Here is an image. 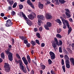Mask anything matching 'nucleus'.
Masks as SVG:
<instances>
[{
    "label": "nucleus",
    "mask_w": 74,
    "mask_h": 74,
    "mask_svg": "<svg viewBox=\"0 0 74 74\" xmlns=\"http://www.w3.org/2000/svg\"><path fill=\"white\" fill-rule=\"evenodd\" d=\"M27 58L29 63H30L31 62V59L30 58V56L29 55L27 56Z\"/></svg>",
    "instance_id": "f3484780"
},
{
    "label": "nucleus",
    "mask_w": 74,
    "mask_h": 74,
    "mask_svg": "<svg viewBox=\"0 0 74 74\" xmlns=\"http://www.w3.org/2000/svg\"><path fill=\"white\" fill-rule=\"evenodd\" d=\"M6 23L5 24L6 26L7 27H10L12 25L13 23L12 22V20L11 19H8L6 21Z\"/></svg>",
    "instance_id": "423d86ee"
},
{
    "label": "nucleus",
    "mask_w": 74,
    "mask_h": 74,
    "mask_svg": "<svg viewBox=\"0 0 74 74\" xmlns=\"http://www.w3.org/2000/svg\"><path fill=\"white\" fill-rule=\"evenodd\" d=\"M44 27L46 30H49V27H48V26H47L46 25H45L44 26Z\"/></svg>",
    "instance_id": "cd10ccee"
},
{
    "label": "nucleus",
    "mask_w": 74,
    "mask_h": 74,
    "mask_svg": "<svg viewBox=\"0 0 74 74\" xmlns=\"http://www.w3.org/2000/svg\"><path fill=\"white\" fill-rule=\"evenodd\" d=\"M62 16L63 18H65L66 17V14H62Z\"/></svg>",
    "instance_id": "052dcab7"
},
{
    "label": "nucleus",
    "mask_w": 74,
    "mask_h": 74,
    "mask_svg": "<svg viewBox=\"0 0 74 74\" xmlns=\"http://www.w3.org/2000/svg\"><path fill=\"white\" fill-rule=\"evenodd\" d=\"M3 62V59H1V58H0V63H1Z\"/></svg>",
    "instance_id": "338daca9"
},
{
    "label": "nucleus",
    "mask_w": 74,
    "mask_h": 74,
    "mask_svg": "<svg viewBox=\"0 0 74 74\" xmlns=\"http://www.w3.org/2000/svg\"><path fill=\"white\" fill-rule=\"evenodd\" d=\"M71 47L73 48H74V43H72L71 45Z\"/></svg>",
    "instance_id": "774afa93"
},
{
    "label": "nucleus",
    "mask_w": 74,
    "mask_h": 74,
    "mask_svg": "<svg viewBox=\"0 0 74 74\" xmlns=\"http://www.w3.org/2000/svg\"><path fill=\"white\" fill-rule=\"evenodd\" d=\"M19 66L20 68V69H21V70L23 69H24V66L23 65V64H19Z\"/></svg>",
    "instance_id": "a878e982"
},
{
    "label": "nucleus",
    "mask_w": 74,
    "mask_h": 74,
    "mask_svg": "<svg viewBox=\"0 0 74 74\" xmlns=\"http://www.w3.org/2000/svg\"><path fill=\"white\" fill-rule=\"evenodd\" d=\"M59 52L60 53H62V49L60 47H59Z\"/></svg>",
    "instance_id": "a19ab883"
},
{
    "label": "nucleus",
    "mask_w": 74,
    "mask_h": 74,
    "mask_svg": "<svg viewBox=\"0 0 74 74\" xmlns=\"http://www.w3.org/2000/svg\"><path fill=\"white\" fill-rule=\"evenodd\" d=\"M47 3H46V5H48V4H51V2L50 1L48 0L47 1Z\"/></svg>",
    "instance_id": "37998d69"
},
{
    "label": "nucleus",
    "mask_w": 74,
    "mask_h": 74,
    "mask_svg": "<svg viewBox=\"0 0 74 74\" xmlns=\"http://www.w3.org/2000/svg\"><path fill=\"white\" fill-rule=\"evenodd\" d=\"M65 14L67 16V18H70L71 17V14H69L70 13V12L69 11V10L68 9H65Z\"/></svg>",
    "instance_id": "6e6552de"
},
{
    "label": "nucleus",
    "mask_w": 74,
    "mask_h": 74,
    "mask_svg": "<svg viewBox=\"0 0 74 74\" xmlns=\"http://www.w3.org/2000/svg\"><path fill=\"white\" fill-rule=\"evenodd\" d=\"M54 40L55 42H56V44H57L58 43V39H57V38H54Z\"/></svg>",
    "instance_id": "4c0bfd02"
},
{
    "label": "nucleus",
    "mask_w": 74,
    "mask_h": 74,
    "mask_svg": "<svg viewBox=\"0 0 74 74\" xmlns=\"http://www.w3.org/2000/svg\"><path fill=\"white\" fill-rule=\"evenodd\" d=\"M69 29V30H68V35H69V34H70V33H71V31H72V28H71V27H70Z\"/></svg>",
    "instance_id": "5701e85b"
},
{
    "label": "nucleus",
    "mask_w": 74,
    "mask_h": 74,
    "mask_svg": "<svg viewBox=\"0 0 74 74\" xmlns=\"http://www.w3.org/2000/svg\"><path fill=\"white\" fill-rule=\"evenodd\" d=\"M30 43L32 44V47H34V45H36V42L34 41L31 40L30 42Z\"/></svg>",
    "instance_id": "2eb2a0df"
},
{
    "label": "nucleus",
    "mask_w": 74,
    "mask_h": 74,
    "mask_svg": "<svg viewBox=\"0 0 74 74\" xmlns=\"http://www.w3.org/2000/svg\"><path fill=\"white\" fill-rule=\"evenodd\" d=\"M42 21H41V20H38V23H42Z\"/></svg>",
    "instance_id": "6e6d98bb"
},
{
    "label": "nucleus",
    "mask_w": 74,
    "mask_h": 74,
    "mask_svg": "<svg viewBox=\"0 0 74 74\" xmlns=\"http://www.w3.org/2000/svg\"><path fill=\"white\" fill-rule=\"evenodd\" d=\"M5 53L7 55H9L8 56V58L10 61L12 60V53L11 52H10L8 50H5Z\"/></svg>",
    "instance_id": "39448f33"
},
{
    "label": "nucleus",
    "mask_w": 74,
    "mask_h": 74,
    "mask_svg": "<svg viewBox=\"0 0 74 74\" xmlns=\"http://www.w3.org/2000/svg\"><path fill=\"white\" fill-rule=\"evenodd\" d=\"M69 21L70 22H71V23H73V19L71 18H70L69 19Z\"/></svg>",
    "instance_id": "a18cd8bd"
},
{
    "label": "nucleus",
    "mask_w": 74,
    "mask_h": 74,
    "mask_svg": "<svg viewBox=\"0 0 74 74\" xmlns=\"http://www.w3.org/2000/svg\"><path fill=\"white\" fill-rule=\"evenodd\" d=\"M62 31V29L60 28H58L57 29V32L58 33H60Z\"/></svg>",
    "instance_id": "c756f323"
},
{
    "label": "nucleus",
    "mask_w": 74,
    "mask_h": 74,
    "mask_svg": "<svg viewBox=\"0 0 74 74\" xmlns=\"http://www.w3.org/2000/svg\"><path fill=\"white\" fill-rule=\"evenodd\" d=\"M28 17L29 19L31 20H33L35 18V16H33V15L32 14H29L28 16Z\"/></svg>",
    "instance_id": "f8f14e48"
},
{
    "label": "nucleus",
    "mask_w": 74,
    "mask_h": 74,
    "mask_svg": "<svg viewBox=\"0 0 74 74\" xmlns=\"http://www.w3.org/2000/svg\"><path fill=\"white\" fill-rule=\"evenodd\" d=\"M51 23L50 22H47L46 25L48 26L49 27H51Z\"/></svg>",
    "instance_id": "393cba45"
},
{
    "label": "nucleus",
    "mask_w": 74,
    "mask_h": 74,
    "mask_svg": "<svg viewBox=\"0 0 74 74\" xmlns=\"http://www.w3.org/2000/svg\"><path fill=\"white\" fill-rule=\"evenodd\" d=\"M31 74H34V71L33 70H32L31 71Z\"/></svg>",
    "instance_id": "13d9d810"
},
{
    "label": "nucleus",
    "mask_w": 74,
    "mask_h": 74,
    "mask_svg": "<svg viewBox=\"0 0 74 74\" xmlns=\"http://www.w3.org/2000/svg\"><path fill=\"white\" fill-rule=\"evenodd\" d=\"M23 42L24 44H27V43H28V41H27V40H24Z\"/></svg>",
    "instance_id": "8fccbe9b"
},
{
    "label": "nucleus",
    "mask_w": 74,
    "mask_h": 74,
    "mask_svg": "<svg viewBox=\"0 0 74 74\" xmlns=\"http://www.w3.org/2000/svg\"><path fill=\"white\" fill-rule=\"evenodd\" d=\"M8 9L9 10H11L12 9V8L11 6H9L8 7Z\"/></svg>",
    "instance_id": "69168bd1"
},
{
    "label": "nucleus",
    "mask_w": 74,
    "mask_h": 74,
    "mask_svg": "<svg viewBox=\"0 0 74 74\" xmlns=\"http://www.w3.org/2000/svg\"><path fill=\"white\" fill-rule=\"evenodd\" d=\"M48 63H49V64H52V61L51 60V59H49L48 60Z\"/></svg>",
    "instance_id": "2f4dec72"
},
{
    "label": "nucleus",
    "mask_w": 74,
    "mask_h": 74,
    "mask_svg": "<svg viewBox=\"0 0 74 74\" xmlns=\"http://www.w3.org/2000/svg\"><path fill=\"white\" fill-rule=\"evenodd\" d=\"M55 21L57 23H59V24H61L62 23V21H60V20L59 19H57L55 20Z\"/></svg>",
    "instance_id": "a211bd4d"
},
{
    "label": "nucleus",
    "mask_w": 74,
    "mask_h": 74,
    "mask_svg": "<svg viewBox=\"0 0 74 74\" xmlns=\"http://www.w3.org/2000/svg\"><path fill=\"white\" fill-rule=\"evenodd\" d=\"M49 54L51 60H54L55 59L56 56L54 53L52 51H50Z\"/></svg>",
    "instance_id": "0eeeda50"
},
{
    "label": "nucleus",
    "mask_w": 74,
    "mask_h": 74,
    "mask_svg": "<svg viewBox=\"0 0 74 74\" xmlns=\"http://www.w3.org/2000/svg\"><path fill=\"white\" fill-rule=\"evenodd\" d=\"M38 6L40 9H42L44 7V5L41 4V2H39Z\"/></svg>",
    "instance_id": "ddd939ff"
},
{
    "label": "nucleus",
    "mask_w": 74,
    "mask_h": 74,
    "mask_svg": "<svg viewBox=\"0 0 74 74\" xmlns=\"http://www.w3.org/2000/svg\"><path fill=\"white\" fill-rule=\"evenodd\" d=\"M31 45L30 43H28L26 44V46L27 47H28V48H30V47Z\"/></svg>",
    "instance_id": "de8ad7c7"
},
{
    "label": "nucleus",
    "mask_w": 74,
    "mask_h": 74,
    "mask_svg": "<svg viewBox=\"0 0 74 74\" xmlns=\"http://www.w3.org/2000/svg\"><path fill=\"white\" fill-rule=\"evenodd\" d=\"M60 3V4H64L66 2V1L64 0H59Z\"/></svg>",
    "instance_id": "aec40b11"
},
{
    "label": "nucleus",
    "mask_w": 74,
    "mask_h": 74,
    "mask_svg": "<svg viewBox=\"0 0 74 74\" xmlns=\"http://www.w3.org/2000/svg\"><path fill=\"white\" fill-rule=\"evenodd\" d=\"M39 30L40 32H41L42 30V27H40L39 28Z\"/></svg>",
    "instance_id": "5fc2aeb1"
},
{
    "label": "nucleus",
    "mask_w": 74,
    "mask_h": 74,
    "mask_svg": "<svg viewBox=\"0 0 74 74\" xmlns=\"http://www.w3.org/2000/svg\"><path fill=\"white\" fill-rule=\"evenodd\" d=\"M32 14H33L32 15L34 16H35V18H36V13L34 12H32Z\"/></svg>",
    "instance_id": "09e8293b"
},
{
    "label": "nucleus",
    "mask_w": 74,
    "mask_h": 74,
    "mask_svg": "<svg viewBox=\"0 0 74 74\" xmlns=\"http://www.w3.org/2000/svg\"><path fill=\"white\" fill-rule=\"evenodd\" d=\"M51 74H56V73H55V71H53V70H51Z\"/></svg>",
    "instance_id": "58836bf2"
},
{
    "label": "nucleus",
    "mask_w": 74,
    "mask_h": 74,
    "mask_svg": "<svg viewBox=\"0 0 74 74\" xmlns=\"http://www.w3.org/2000/svg\"><path fill=\"white\" fill-rule=\"evenodd\" d=\"M22 60H23L24 63L25 64V65H27L29 62H28V61H27V60H26V58L25 57H23L22 58Z\"/></svg>",
    "instance_id": "1a4fd4ad"
},
{
    "label": "nucleus",
    "mask_w": 74,
    "mask_h": 74,
    "mask_svg": "<svg viewBox=\"0 0 74 74\" xmlns=\"http://www.w3.org/2000/svg\"><path fill=\"white\" fill-rule=\"evenodd\" d=\"M60 19H61L62 23L64 25L63 27V29H66V23L68 27V29H69V28H70V24H69V23L68 21L67 20H65V19H64V18L62 17V16H61L60 17Z\"/></svg>",
    "instance_id": "f03ea898"
},
{
    "label": "nucleus",
    "mask_w": 74,
    "mask_h": 74,
    "mask_svg": "<svg viewBox=\"0 0 74 74\" xmlns=\"http://www.w3.org/2000/svg\"><path fill=\"white\" fill-rule=\"evenodd\" d=\"M8 2L10 5H12L14 3V1H8Z\"/></svg>",
    "instance_id": "c85d7f7f"
},
{
    "label": "nucleus",
    "mask_w": 74,
    "mask_h": 74,
    "mask_svg": "<svg viewBox=\"0 0 74 74\" xmlns=\"http://www.w3.org/2000/svg\"><path fill=\"white\" fill-rule=\"evenodd\" d=\"M61 63L62 64V66H63V65L64 64V60L63 59H62Z\"/></svg>",
    "instance_id": "49530a36"
},
{
    "label": "nucleus",
    "mask_w": 74,
    "mask_h": 74,
    "mask_svg": "<svg viewBox=\"0 0 74 74\" xmlns=\"http://www.w3.org/2000/svg\"><path fill=\"white\" fill-rule=\"evenodd\" d=\"M56 1V5H59L60 4V3L59 2V1L58 0H55V2Z\"/></svg>",
    "instance_id": "473e14b6"
},
{
    "label": "nucleus",
    "mask_w": 74,
    "mask_h": 74,
    "mask_svg": "<svg viewBox=\"0 0 74 74\" xmlns=\"http://www.w3.org/2000/svg\"><path fill=\"white\" fill-rule=\"evenodd\" d=\"M45 68H46V66L44 65H42L41 66H40V69L44 70L45 69Z\"/></svg>",
    "instance_id": "6ab92c4d"
},
{
    "label": "nucleus",
    "mask_w": 74,
    "mask_h": 74,
    "mask_svg": "<svg viewBox=\"0 0 74 74\" xmlns=\"http://www.w3.org/2000/svg\"><path fill=\"white\" fill-rule=\"evenodd\" d=\"M19 64H23L22 63V61L21 60H19Z\"/></svg>",
    "instance_id": "3c124183"
},
{
    "label": "nucleus",
    "mask_w": 74,
    "mask_h": 74,
    "mask_svg": "<svg viewBox=\"0 0 74 74\" xmlns=\"http://www.w3.org/2000/svg\"><path fill=\"white\" fill-rule=\"evenodd\" d=\"M19 38L20 39H21L22 40H25L26 37L25 36H19Z\"/></svg>",
    "instance_id": "f704fd0d"
},
{
    "label": "nucleus",
    "mask_w": 74,
    "mask_h": 74,
    "mask_svg": "<svg viewBox=\"0 0 74 74\" xmlns=\"http://www.w3.org/2000/svg\"><path fill=\"white\" fill-rule=\"evenodd\" d=\"M27 3L28 4H29V5H30L32 3L31 2V1L30 0H27Z\"/></svg>",
    "instance_id": "72a5a7b5"
},
{
    "label": "nucleus",
    "mask_w": 74,
    "mask_h": 74,
    "mask_svg": "<svg viewBox=\"0 0 74 74\" xmlns=\"http://www.w3.org/2000/svg\"><path fill=\"white\" fill-rule=\"evenodd\" d=\"M1 57L2 59H4L5 57V56L4 55V52H2L1 53Z\"/></svg>",
    "instance_id": "b1692460"
},
{
    "label": "nucleus",
    "mask_w": 74,
    "mask_h": 74,
    "mask_svg": "<svg viewBox=\"0 0 74 74\" xmlns=\"http://www.w3.org/2000/svg\"><path fill=\"white\" fill-rule=\"evenodd\" d=\"M62 40H59V41L58 42V43H57L56 45L58 46H59V45H62Z\"/></svg>",
    "instance_id": "dca6fc26"
},
{
    "label": "nucleus",
    "mask_w": 74,
    "mask_h": 74,
    "mask_svg": "<svg viewBox=\"0 0 74 74\" xmlns=\"http://www.w3.org/2000/svg\"><path fill=\"white\" fill-rule=\"evenodd\" d=\"M43 73V71L42 70H40V74H42V73Z\"/></svg>",
    "instance_id": "bf43d9fd"
},
{
    "label": "nucleus",
    "mask_w": 74,
    "mask_h": 74,
    "mask_svg": "<svg viewBox=\"0 0 74 74\" xmlns=\"http://www.w3.org/2000/svg\"><path fill=\"white\" fill-rule=\"evenodd\" d=\"M21 14H21H20L19 15L20 16L21 18H22V17H23L25 21H27L26 22L27 24H28L29 26H32L33 24V23L32 22L30 21V20H29L28 18H27L26 17V15H25L23 12H21Z\"/></svg>",
    "instance_id": "f257e3e1"
},
{
    "label": "nucleus",
    "mask_w": 74,
    "mask_h": 74,
    "mask_svg": "<svg viewBox=\"0 0 74 74\" xmlns=\"http://www.w3.org/2000/svg\"><path fill=\"white\" fill-rule=\"evenodd\" d=\"M62 69H63L64 73H65L66 71V68H65V66L64 65L62 66Z\"/></svg>",
    "instance_id": "c9c22d12"
},
{
    "label": "nucleus",
    "mask_w": 74,
    "mask_h": 74,
    "mask_svg": "<svg viewBox=\"0 0 74 74\" xmlns=\"http://www.w3.org/2000/svg\"><path fill=\"white\" fill-rule=\"evenodd\" d=\"M19 7L20 10H22L23 8V5L22 4L19 5Z\"/></svg>",
    "instance_id": "7c9ffc66"
},
{
    "label": "nucleus",
    "mask_w": 74,
    "mask_h": 74,
    "mask_svg": "<svg viewBox=\"0 0 74 74\" xmlns=\"http://www.w3.org/2000/svg\"><path fill=\"white\" fill-rule=\"evenodd\" d=\"M64 59H65V64L66 67L67 69L70 68V58L67 55H65L64 56Z\"/></svg>",
    "instance_id": "7ed1b4c3"
},
{
    "label": "nucleus",
    "mask_w": 74,
    "mask_h": 74,
    "mask_svg": "<svg viewBox=\"0 0 74 74\" xmlns=\"http://www.w3.org/2000/svg\"><path fill=\"white\" fill-rule=\"evenodd\" d=\"M36 36L38 37L39 38H41V35L40 33L38 32H37L36 34Z\"/></svg>",
    "instance_id": "412c9836"
},
{
    "label": "nucleus",
    "mask_w": 74,
    "mask_h": 74,
    "mask_svg": "<svg viewBox=\"0 0 74 74\" xmlns=\"http://www.w3.org/2000/svg\"><path fill=\"white\" fill-rule=\"evenodd\" d=\"M29 5H30V7H31L33 9H34L35 8H34V5L32 3Z\"/></svg>",
    "instance_id": "e433bc0d"
},
{
    "label": "nucleus",
    "mask_w": 74,
    "mask_h": 74,
    "mask_svg": "<svg viewBox=\"0 0 74 74\" xmlns=\"http://www.w3.org/2000/svg\"><path fill=\"white\" fill-rule=\"evenodd\" d=\"M21 70L23 71V72L24 73H27V71L26 70V68H24L22 69Z\"/></svg>",
    "instance_id": "bb28decb"
},
{
    "label": "nucleus",
    "mask_w": 74,
    "mask_h": 74,
    "mask_svg": "<svg viewBox=\"0 0 74 74\" xmlns=\"http://www.w3.org/2000/svg\"><path fill=\"white\" fill-rule=\"evenodd\" d=\"M60 58H63L64 57V56H63V55H60Z\"/></svg>",
    "instance_id": "0e129e2a"
},
{
    "label": "nucleus",
    "mask_w": 74,
    "mask_h": 74,
    "mask_svg": "<svg viewBox=\"0 0 74 74\" xmlns=\"http://www.w3.org/2000/svg\"><path fill=\"white\" fill-rule=\"evenodd\" d=\"M17 4V3H14L12 7L13 8H15V7H16V6Z\"/></svg>",
    "instance_id": "79ce46f5"
},
{
    "label": "nucleus",
    "mask_w": 74,
    "mask_h": 74,
    "mask_svg": "<svg viewBox=\"0 0 74 74\" xmlns=\"http://www.w3.org/2000/svg\"><path fill=\"white\" fill-rule=\"evenodd\" d=\"M35 41L36 43L38 44V45H40V43L39 40H38L36 39Z\"/></svg>",
    "instance_id": "ea45409f"
},
{
    "label": "nucleus",
    "mask_w": 74,
    "mask_h": 74,
    "mask_svg": "<svg viewBox=\"0 0 74 74\" xmlns=\"http://www.w3.org/2000/svg\"><path fill=\"white\" fill-rule=\"evenodd\" d=\"M52 46L53 47V48L55 49L57 47V45L55 42V41H54L53 43L52 42Z\"/></svg>",
    "instance_id": "4468645a"
},
{
    "label": "nucleus",
    "mask_w": 74,
    "mask_h": 74,
    "mask_svg": "<svg viewBox=\"0 0 74 74\" xmlns=\"http://www.w3.org/2000/svg\"><path fill=\"white\" fill-rule=\"evenodd\" d=\"M34 30L35 32H37L38 30V29L37 28H35L34 29Z\"/></svg>",
    "instance_id": "864d4df0"
},
{
    "label": "nucleus",
    "mask_w": 74,
    "mask_h": 74,
    "mask_svg": "<svg viewBox=\"0 0 74 74\" xmlns=\"http://www.w3.org/2000/svg\"><path fill=\"white\" fill-rule=\"evenodd\" d=\"M45 18L47 19H52V16L51 15L48 14H47L46 15Z\"/></svg>",
    "instance_id": "9d476101"
},
{
    "label": "nucleus",
    "mask_w": 74,
    "mask_h": 74,
    "mask_svg": "<svg viewBox=\"0 0 74 74\" xmlns=\"http://www.w3.org/2000/svg\"><path fill=\"white\" fill-rule=\"evenodd\" d=\"M31 53H32V55H33V53H34V51L33 50H32L31 51Z\"/></svg>",
    "instance_id": "e2e57ef3"
},
{
    "label": "nucleus",
    "mask_w": 74,
    "mask_h": 74,
    "mask_svg": "<svg viewBox=\"0 0 74 74\" xmlns=\"http://www.w3.org/2000/svg\"><path fill=\"white\" fill-rule=\"evenodd\" d=\"M1 16H4V14L3 13H2L1 14Z\"/></svg>",
    "instance_id": "4d7b16f0"
},
{
    "label": "nucleus",
    "mask_w": 74,
    "mask_h": 74,
    "mask_svg": "<svg viewBox=\"0 0 74 74\" xmlns=\"http://www.w3.org/2000/svg\"><path fill=\"white\" fill-rule=\"evenodd\" d=\"M5 71L6 73H8L10 71V65L8 63H5L4 66Z\"/></svg>",
    "instance_id": "20e7f679"
},
{
    "label": "nucleus",
    "mask_w": 74,
    "mask_h": 74,
    "mask_svg": "<svg viewBox=\"0 0 74 74\" xmlns=\"http://www.w3.org/2000/svg\"><path fill=\"white\" fill-rule=\"evenodd\" d=\"M37 18L38 19H40L42 21H44V17L42 15H38Z\"/></svg>",
    "instance_id": "9b49d317"
},
{
    "label": "nucleus",
    "mask_w": 74,
    "mask_h": 74,
    "mask_svg": "<svg viewBox=\"0 0 74 74\" xmlns=\"http://www.w3.org/2000/svg\"><path fill=\"white\" fill-rule=\"evenodd\" d=\"M56 37H57V38H62V36L59 34H58L56 35Z\"/></svg>",
    "instance_id": "4be33fe9"
},
{
    "label": "nucleus",
    "mask_w": 74,
    "mask_h": 74,
    "mask_svg": "<svg viewBox=\"0 0 74 74\" xmlns=\"http://www.w3.org/2000/svg\"><path fill=\"white\" fill-rule=\"evenodd\" d=\"M11 14L12 15H15V12L14 11H12V12Z\"/></svg>",
    "instance_id": "c03bdc74"
},
{
    "label": "nucleus",
    "mask_w": 74,
    "mask_h": 74,
    "mask_svg": "<svg viewBox=\"0 0 74 74\" xmlns=\"http://www.w3.org/2000/svg\"><path fill=\"white\" fill-rule=\"evenodd\" d=\"M41 47H45V44L44 43H41Z\"/></svg>",
    "instance_id": "603ef678"
},
{
    "label": "nucleus",
    "mask_w": 74,
    "mask_h": 74,
    "mask_svg": "<svg viewBox=\"0 0 74 74\" xmlns=\"http://www.w3.org/2000/svg\"><path fill=\"white\" fill-rule=\"evenodd\" d=\"M12 42L13 44V43H14V42H15V41L14 40V39L13 38H12Z\"/></svg>",
    "instance_id": "680f3d73"
}]
</instances>
